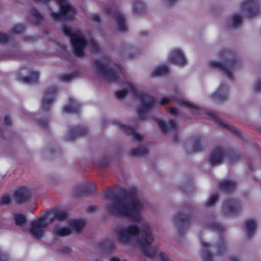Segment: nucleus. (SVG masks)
<instances>
[{
    "mask_svg": "<svg viewBox=\"0 0 261 261\" xmlns=\"http://www.w3.org/2000/svg\"><path fill=\"white\" fill-rule=\"evenodd\" d=\"M142 224L141 229L135 225H130L127 227L119 228L117 231V233L121 242L124 244H138L146 255L152 257L153 254L149 251L153 240L151 230L147 222H144Z\"/></svg>",
    "mask_w": 261,
    "mask_h": 261,
    "instance_id": "obj_1",
    "label": "nucleus"
},
{
    "mask_svg": "<svg viewBox=\"0 0 261 261\" xmlns=\"http://www.w3.org/2000/svg\"><path fill=\"white\" fill-rule=\"evenodd\" d=\"M143 208V203L137 197L136 193H134L128 194L123 197L116 198L114 202L107 207V210L112 215L140 222Z\"/></svg>",
    "mask_w": 261,
    "mask_h": 261,
    "instance_id": "obj_2",
    "label": "nucleus"
},
{
    "mask_svg": "<svg viewBox=\"0 0 261 261\" xmlns=\"http://www.w3.org/2000/svg\"><path fill=\"white\" fill-rule=\"evenodd\" d=\"M126 85L128 89H125L116 92V95L119 98H123L127 93H132L136 97L138 98L141 102V107L138 110L139 116L142 117L143 113H145L149 110L153 108L155 105L153 98L141 91H138L134 86L129 82H127Z\"/></svg>",
    "mask_w": 261,
    "mask_h": 261,
    "instance_id": "obj_3",
    "label": "nucleus"
},
{
    "mask_svg": "<svg viewBox=\"0 0 261 261\" xmlns=\"http://www.w3.org/2000/svg\"><path fill=\"white\" fill-rule=\"evenodd\" d=\"M63 31L70 38L75 55L79 57L82 56L87 43L82 33L80 31H73L66 25L63 27Z\"/></svg>",
    "mask_w": 261,
    "mask_h": 261,
    "instance_id": "obj_4",
    "label": "nucleus"
},
{
    "mask_svg": "<svg viewBox=\"0 0 261 261\" xmlns=\"http://www.w3.org/2000/svg\"><path fill=\"white\" fill-rule=\"evenodd\" d=\"M85 222L81 220H72L69 223V228L62 227L60 225H56L53 230L55 235L58 237H64L70 234L72 230L79 231L84 227Z\"/></svg>",
    "mask_w": 261,
    "mask_h": 261,
    "instance_id": "obj_5",
    "label": "nucleus"
},
{
    "mask_svg": "<svg viewBox=\"0 0 261 261\" xmlns=\"http://www.w3.org/2000/svg\"><path fill=\"white\" fill-rule=\"evenodd\" d=\"M97 66L100 74L109 81L116 80L119 74H122L123 72V69L120 66H117L115 69H110L107 65L101 63L98 64Z\"/></svg>",
    "mask_w": 261,
    "mask_h": 261,
    "instance_id": "obj_6",
    "label": "nucleus"
},
{
    "mask_svg": "<svg viewBox=\"0 0 261 261\" xmlns=\"http://www.w3.org/2000/svg\"><path fill=\"white\" fill-rule=\"evenodd\" d=\"M47 225L44 219L40 218L34 220L31 222L29 231L34 238H41L44 234V229Z\"/></svg>",
    "mask_w": 261,
    "mask_h": 261,
    "instance_id": "obj_7",
    "label": "nucleus"
},
{
    "mask_svg": "<svg viewBox=\"0 0 261 261\" xmlns=\"http://www.w3.org/2000/svg\"><path fill=\"white\" fill-rule=\"evenodd\" d=\"M169 61L179 66H185L187 64V60L182 52L179 49H174L170 54Z\"/></svg>",
    "mask_w": 261,
    "mask_h": 261,
    "instance_id": "obj_8",
    "label": "nucleus"
},
{
    "mask_svg": "<svg viewBox=\"0 0 261 261\" xmlns=\"http://www.w3.org/2000/svg\"><path fill=\"white\" fill-rule=\"evenodd\" d=\"M241 10L244 13L246 12L247 16L251 17L253 16L252 12H257V4L253 0L245 1L241 4Z\"/></svg>",
    "mask_w": 261,
    "mask_h": 261,
    "instance_id": "obj_9",
    "label": "nucleus"
},
{
    "mask_svg": "<svg viewBox=\"0 0 261 261\" xmlns=\"http://www.w3.org/2000/svg\"><path fill=\"white\" fill-rule=\"evenodd\" d=\"M56 91V89H52L45 92L42 102L43 109L45 110L49 107V105L53 101Z\"/></svg>",
    "mask_w": 261,
    "mask_h": 261,
    "instance_id": "obj_10",
    "label": "nucleus"
},
{
    "mask_svg": "<svg viewBox=\"0 0 261 261\" xmlns=\"http://www.w3.org/2000/svg\"><path fill=\"white\" fill-rule=\"evenodd\" d=\"M27 69H23L20 71L19 74V79L27 84H32L37 81L38 74L36 71H32L29 77L24 76Z\"/></svg>",
    "mask_w": 261,
    "mask_h": 261,
    "instance_id": "obj_11",
    "label": "nucleus"
},
{
    "mask_svg": "<svg viewBox=\"0 0 261 261\" xmlns=\"http://www.w3.org/2000/svg\"><path fill=\"white\" fill-rule=\"evenodd\" d=\"M223 153L220 149H215L211 154L210 162L212 165H218L222 163Z\"/></svg>",
    "mask_w": 261,
    "mask_h": 261,
    "instance_id": "obj_12",
    "label": "nucleus"
},
{
    "mask_svg": "<svg viewBox=\"0 0 261 261\" xmlns=\"http://www.w3.org/2000/svg\"><path fill=\"white\" fill-rule=\"evenodd\" d=\"M29 192L26 188H21L16 190L14 193L15 200L18 202H22L28 198Z\"/></svg>",
    "mask_w": 261,
    "mask_h": 261,
    "instance_id": "obj_13",
    "label": "nucleus"
},
{
    "mask_svg": "<svg viewBox=\"0 0 261 261\" xmlns=\"http://www.w3.org/2000/svg\"><path fill=\"white\" fill-rule=\"evenodd\" d=\"M158 123L161 129L164 132H166L169 129H175L176 127V123L174 121L170 120L167 124H166L162 120H158Z\"/></svg>",
    "mask_w": 261,
    "mask_h": 261,
    "instance_id": "obj_14",
    "label": "nucleus"
},
{
    "mask_svg": "<svg viewBox=\"0 0 261 261\" xmlns=\"http://www.w3.org/2000/svg\"><path fill=\"white\" fill-rule=\"evenodd\" d=\"M115 20L119 30L125 31L126 30L127 26L124 21L123 16L119 13H117L115 15Z\"/></svg>",
    "mask_w": 261,
    "mask_h": 261,
    "instance_id": "obj_15",
    "label": "nucleus"
},
{
    "mask_svg": "<svg viewBox=\"0 0 261 261\" xmlns=\"http://www.w3.org/2000/svg\"><path fill=\"white\" fill-rule=\"evenodd\" d=\"M211 66L213 67H218L219 68H220L222 70L224 71V72L225 73V74L228 77H231V73H230V67H227L226 66H223L221 64H220L219 62L213 61L211 62L210 63Z\"/></svg>",
    "mask_w": 261,
    "mask_h": 261,
    "instance_id": "obj_16",
    "label": "nucleus"
},
{
    "mask_svg": "<svg viewBox=\"0 0 261 261\" xmlns=\"http://www.w3.org/2000/svg\"><path fill=\"white\" fill-rule=\"evenodd\" d=\"M236 186V182L231 180H226L220 184L221 189L227 191L233 189Z\"/></svg>",
    "mask_w": 261,
    "mask_h": 261,
    "instance_id": "obj_17",
    "label": "nucleus"
},
{
    "mask_svg": "<svg viewBox=\"0 0 261 261\" xmlns=\"http://www.w3.org/2000/svg\"><path fill=\"white\" fill-rule=\"evenodd\" d=\"M256 228L255 222L253 220H249L246 223V233L250 236L254 231Z\"/></svg>",
    "mask_w": 261,
    "mask_h": 261,
    "instance_id": "obj_18",
    "label": "nucleus"
},
{
    "mask_svg": "<svg viewBox=\"0 0 261 261\" xmlns=\"http://www.w3.org/2000/svg\"><path fill=\"white\" fill-rule=\"evenodd\" d=\"M168 68L165 66H161L156 67L152 72V76H157L166 74Z\"/></svg>",
    "mask_w": 261,
    "mask_h": 261,
    "instance_id": "obj_19",
    "label": "nucleus"
},
{
    "mask_svg": "<svg viewBox=\"0 0 261 261\" xmlns=\"http://www.w3.org/2000/svg\"><path fill=\"white\" fill-rule=\"evenodd\" d=\"M14 219L16 225L23 227L26 221V218L24 215L17 214L15 215Z\"/></svg>",
    "mask_w": 261,
    "mask_h": 261,
    "instance_id": "obj_20",
    "label": "nucleus"
},
{
    "mask_svg": "<svg viewBox=\"0 0 261 261\" xmlns=\"http://www.w3.org/2000/svg\"><path fill=\"white\" fill-rule=\"evenodd\" d=\"M125 130L129 133L136 140H140L142 139V136L140 134L137 133L133 128L128 126H123Z\"/></svg>",
    "mask_w": 261,
    "mask_h": 261,
    "instance_id": "obj_21",
    "label": "nucleus"
},
{
    "mask_svg": "<svg viewBox=\"0 0 261 261\" xmlns=\"http://www.w3.org/2000/svg\"><path fill=\"white\" fill-rule=\"evenodd\" d=\"M177 103L181 107L185 108H193L194 109H197V106L192 102L187 101L185 99H180L177 101Z\"/></svg>",
    "mask_w": 261,
    "mask_h": 261,
    "instance_id": "obj_22",
    "label": "nucleus"
},
{
    "mask_svg": "<svg viewBox=\"0 0 261 261\" xmlns=\"http://www.w3.org/2000/svg\"><path fill=\"white\" fill-rule=\"evenodd\" d=\"M76 106L77 104L75 101H71L69 105L64 107V111L66 112H74Z\"/></svg>",
    "mask_w": 261,
    "mask_h": 261,
    "instance_id": "obj_23",
    "label": "nucleus"
},
{
    "mask_svg": "<svg viewBox=\"0 0 261 261\" xmlns=\"http://www.w3.org/2000/svg\"><path fill=\"white\" fill-rule=\"evenodd\" d=\"M54 215V219L57 220H63L66 217L67 214L63 211H58L53 213Z\"/></svg>",
    "mask_w": 261,
    "mask_h": 261,
    "instance_id": "obj_24",
    "label": "nucleus"
},
{
    "mask_svg": "<svg viewBox=\"0 0 261 261\" xmlns=\"http://www.w3.org/2000/svg\"><path fill=\"white\" fill-rule=\"evenodd\" d=\"M241 17L238 15H234L232 17V25L234 27L238 26L241 22Z\"/></svg>",
    "mask_w": 261,
    "mask_h": 261,
    "instance_id": "obj_25",
    "label": "nucleus"
},
{
    "mask_svg": "<svg viewBox=\"0 0 261 261\" xmlns=\"http://www.w3.org/2000/svg\"><path fill=\"white\" fill-rule=\"evenodd\" d=\"M88 45L90 46L92 51L96 52L98 50V45L94 40H91L88 43Z\"/></svg>",
    "mask_w": 261,
    "mask_h": 261,
    "instance_id": "obj_26",
    "label": "nucleus"
},
{
    "mask_svg": "<svg viewBox=\"0 0 261 261\" xmlns=\"http://www.w3.org/2000/svg\"><path fill=\"white\" fill-rule=\"evenodd\" d=\"M223 92V90L221 87H219V89L217 91H216L215 93H214L213 96L214 98H216L219 100H223V98L222 96V94Z\"/></svg>",
    "mask_w": 261,
    "mask_h": 261,
    "instance_id": "obj_27",
    "label": "nucleus"
},
{
    "mask_svg": "<svg viewBox=\"0 0 261 261\" xmlns=\"http://www.w3.org/2000/svg\"><path fill=\"white\" fill-rule=\"evenodd\" d=\"M218 199V195L216 194L212 195L210 196L208 201H207V205H213L215 201H216Z\"/></svg>",
    "mask_w": 261,
    "mask_h": 261,
    "instance_id": "obj_28",
    "label": "nucleus"
},
{
    "mask_svg": "<svg viewBox=\"0 0 261 261\" xmlns=\"http://www.w3.org/2000/svg\"><path fill=\"white\" fill-rule=\"evenodd\" d=\"M10 197L9 195H6L2 197L1 203L3 204H7L10 202Z\"/></svg>",
    "mask_w": 261,
    "mask_h": 261,
    "instance_id": "obj_29",
    "label": "nucleus"
},
{
    "mask_svg": "<svg viewBox=\"0 0 261 261\" xmlns=\"http://www.w3.org/2000/svg\"><path fill=\"white\" fill-rule=\"evenodd\" d=\"M144 153V151L141 148H136L133 149L132 151V154L133 155H142Z\"/></svg>",
    "mask_w": 261,
    "mask_h": 261,
    "instance_id": "obj_30",
    "label": "nucleus"
},
{
    "mask_svg": "<svg viewBox=\"0 0 261 261\" xmlns=\"http://www.w3.org/2000/svg\"><path fill=\"white\" fill-rule=\"evenodd\" d=\"M32 16L36 20V22H38L42 18L41 15L37 11H34L32 14Z\"/></svg>",
    "mask_w": 261,
    "mask_h": 261,
    "instance_id": "obj_31",
    "label": "nucleus"
},
{
    "mask_svg": "<svg viewBox=\"0 0 261 261\" xmlns=\"http://www.w3.org/2000/svg\"><path fill=\"white\" fill-rule=\"evenodd\" d=\"M142 7V5L140 2H139V1L136 2L135 3H134V6H133V9L134 12L135 13H137V11L136 10V7L141 8Z\"/></svg>",
    "mask_w": 261,
    "mask_h": 261,
    "instance_id": "obj_32",
    "label": "nucleus"
},
{
    "mask_svg": "<svg viewBox=\"0 0 261 261\" xmlns=\"http://www.w3.org/2000/svg\"><path fill=\"white\" fill-rule=\"evenodd\" d=\"M171 100V99L169 97H164L161 101L160 103L162 105H165L168 103L169 101Z\"/></svg>",
    "mask_w": 261,
    "mask_h": 261,
    "instance_id": "obj_33",
    "label": "nucleus"
},
{
    "mask_svg": "<svg viewBox=\"0 0 261 261\" xmlns=\"http://www.w3.org/2000/svg\"><path fill=\"white\" fill-rule=\"evenodd\" d=\"M8 39V37L6 35L0 33V42H6Z\"/></svg>",
    "mask_w": 261,
    "mask_h": 261,
    "instance_id": "obj_34",
    "label": "nucleus"
},
{
    "mask_svg": "<svg viewBox=\"0 0 261 261\" xmlns=\"http://www.w3.org/2000/svg\"><path fill=\"white\" fill-rule=\"evenodd\" d=\"M225 126L228 129H229L230 130L232 131V132H233L234 133H238L237 129L234 127L230 126V125H227V124H226Z\"/></svg>",
    "mask_w": 261,
    "mask_h": 261,
    "instance_id": "obj_35",
    "label": "nucleus"
},
{
    "mask_svg": "<svg viewBox=\"0 0 261 261\" xmlns=\"http://www.w3.org/2000/svg\"><path fill=\"white\" fill-rule=\"evenodd\" d=\"M72 77L71 74H66L63 76V80L65 81H69Z\"/></svg>",
    "mask_w": 261,
    "mask_h": 261,
    "instance_id": "obj_36",
    "label": "nucleus"
},
{
    "mask_svg": "<svg viewBox=\"0 0 261 261\" xmlns=\"http://www.w3.org/2000/svg\"><path fill=\"white\" fill-rule=\"evenodd\" d=\"M255 88L257 90L261 91V81L257 82L255 85Z\"/></svg>",
    "mask_w": 261,
    "mask_h": 261,
    "instance_id": "obj_37",
    "label": "nucleus"
},
{
    "mask_svg": "<svg viewBox=\"0 0 261 261\" xmlns=\"http://www.w3.org/2000/svg\"><path fill=\"white\" fill-rule=\"evenodd\" d=\"M170 112V113L173 115H176L178 113V111L175 108L171 109Z\"/></svg>",
    "mask_w": 261,
    "mask_h": 261,
    "instance_id": "obj_38",
    "label": "nucleus"
},
{
    "mask_svg": "<svg viewBox=\"0 0 261 261\" xmlns=\"http://www.w3.org/2000/svg\"><path fill=\"white\" fill-rule=\"evenodd\" d=\"M10 122H11L10 118L7 116H6L5 118V123H6V124L9 125L10 124Z\"/></svg>",
    "mask_w": 261,
    "mask_h": 261,
    "instance_id": "obj_39",
    "label": "nucleus"
},
{
    "mask_svg": "<svg viewBox=\"0 0 261 261\" xmlns=\"http://www.w3.org/2000/svg\"><path fill=\"white\" fill-rule=\"evenodd\" d=\"M92 19L94 21H98L99 20V17L96 15H94L92 16Z\"/></svg>",
    "mask_w": 261,
    "mask_h": 261,
    "instance_id": "obj_40",
    "label": "nucleus"
},
{
    "mask_svg": "<svg viewBox=\"0 0 261 261\" xmlns=\"http://www.w3.org/2000/svg\"><path fill=\"white\" fill-rule=\"evenodd\" d=\"M166 3L168 4H172L174 2H176V0H166Z\"/></svg>",
    "mask_w": 261,
    "mask_h": 261,
    "instance_id": "obj_41",
    "label": "nucleus"
},
{
    "mask_svg": "<svg viewBox=\"0 0 261 261\" xmlns=\"http://www.w3.org/2000/svg\"><path fill=\"white\" fill-rule=\"evenodd\" d=\"M202 245L205 247H207L208 246V244L206 242H204L203 243Z\"/></svg>",
    "mask_w": 261,
    "mask_h": 261,
    "instance_id": "obj_42",
    "label": "nucleus"
},
{
    "mask_svg": "<svg viewBox=\"0 0 261 261\" xmlns=\"http://www.w3.org/2000/svg\"><path fill=\"white\" fill-rule=\"evenodd\" d=\"M163 261H168V260L167 259V257L165 255L163 256Z\"/></svg>",
    "mask_w": 261,
    "mask_h": 261,
    "instance_id": "obj_43",
    "label": "nucleus"
},
{
    "mask_svg": "<svg viewBox=\"0 0 261 261\" xmlns=\"http://www.w3.org/2000/svg\"><path fill=\"white\" fill-rule=\"evenodd\" d=\"M73 132L74 133H76L77 134H81V133H79V132H77L76 130H73Z\"/></svg>",
    "mask_w": 261,
    "mask_h": 261,
    "instance_id": "obj_44",
    "label": "nucleus"
},
{
    "mask_svg": "<svg viewBox=\"0 0 261 261\" xmlns=\"http://www.w3.org/2000/svg\"><path fill=\"white\" fill-rule=\"evenodd\" d=\"M231 261H238V260L236 257H233L231 258Z\"/></svg>",
    "mask_w": 261,
    "mask_h": 261,
    "instance_id": "obj_45",
    "label": "nucleus"
},
{
    "mask_svg": "<svg viewBox=\"0 0 261 261\" xmlns=\"http://www.w3.org/2000/svg\"><path fill=\"white\" fill-rule=\"evenodd\" d=\"M95 186L94 185H93L92 186V191H94V190H95Z\"/></svg>",
    "mask_w": 261,
    "mask_h": 261,
    "instance_id": "obj_46",
    "label": "nucleus"
},
{
    "mask_svg": "<svg viewBox=\"0 0 261 261\" xmlns=\"http://www.w3.org/2000/svg\"><path fill=\"white\" fill-rule=\"evenodd\" d=\"M0 260H2V261H4V258H3V257H0Z\"/></svg>",
    "mask_w": 261,
    "mask_h": 261,
    "instance_id": "obj_47",
    "label": "nucleus"
},
{
    "mask_svg": "<svg viewBox=\"0 0 261 261\" xmlns=\"http://www.w3.org/2000/svg\"><path fill=\"white\" fill-rule=\"evenodd\" d=\"M13 31L14 32H17V33L18 32V31L15 30L14 29H13Z\"/></svg>",
    "mask_w": 261,
    "mask_h": 261,
    "instance_id": "obj_48",
    "label": "nucleus"
},
{
    "mask_svg": "<svg viewBox=\"0 0 261 261\" xmlns=\"http://www.w3.org/2000/svg\"><path fill=\"white\" fill-rule=\"evenodd\" d=\"M73 139L72 137H70V138L68 139V140H72Z\"/></svg>",
    "mask_w": 261,
    "mask_h": 261,
    "instance_id": "obj_49",
    "label": "nucleus"
}]
</instances>
